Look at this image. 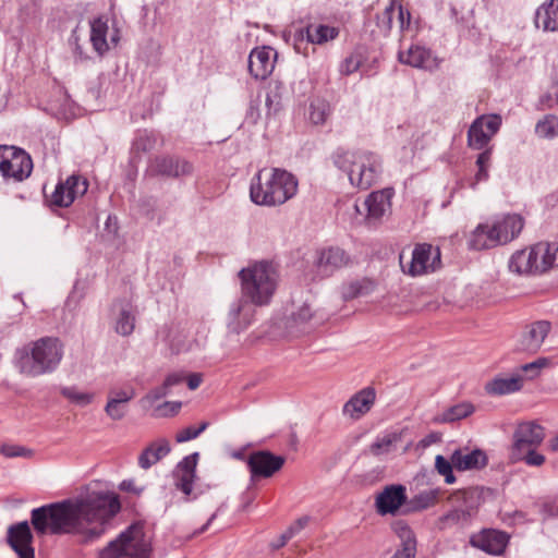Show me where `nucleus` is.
Instances as JSON below:
<instances>
[{"instance_id": "1", "label": "nucleus", "mask_w": 558, "mask_h": 558, "mask_svg": "<svg viewBox=\"0 0 558 558\" xmlns=\"http://www.w3.org/2000/svg\"><path fill=\"white\" fill-rule=\"evenodd\" d=\"M121 510L114 493L93 492L85 497L68 498L35 508L31 522L38 535L69 534L81 544L99 539L110 520Z\"/></svg>"}, {"instance_id": "2", "label": "nucleus", "mask_w": 558, "mask_h": 558, "mask_svg": "<svg viewBox=\"0 0 558 558\" xmlns=\"http://www.w3.org/2000/svg\"><path fill=\"white\" fill-rule=\"evenodd\" d=\"M298 187L296 177L286 169H260L251 180L250 197L258 206H281L296 195Z\"/></svg>"}, {"instance_id": "3", "label": "nucleus", "mask_w": 558, "mask_h": 558, "mask_svg": "<svg viewBox=\"0 0 558 558\" xmlns=\"http://www.w3.org/2000/svg\"><path fill=\"white\" fill-rule=\"evenodd\" d=\"M63 356V345L58 338L44 337L17 348L14 363L19 371L31 377L52 373Z\"/></svg>"}, {"instance_id": "4", "label": "nucleus", "mask_w": 558, "mask_h": 558, "mask_svg": "<svg viewBox=\"0 0 558 558\" xmlns=\"http://www.w3.org/2000/svg\"><path fill=\"white\" fill-rule=\"evenodd\" d=\"M330 158L335 167L348 174L350 183L361 190H368L375 184L381 172L379 157L368 150L338 147Z\"/></svg>"}, {"instance_id": "5", "label": "nucleus", "mask_w": 558, "mask_h": 558, "mask_svg": "<svg viewBox=\"0 0 558 558\" xmlns=\"http://www.w3.org/2000/svg\"><path fill=\"white\" fill-rule=\"evenodd\" d=\"M241 296L248 304L264 306L269 304L277 289V272L266 260L254 263L239 271Z\"/></svg>"}, {"instance_id": "6", "label": "nucleus", "mask_w": 558, "mask_h": 558, "mask_svg": "<svg viewBox=\"0 0 558 558\" xmlns=\"http://www.w3.org/2000/svg\"><path fill=\"white\" fill-rule=\"evenodd\" d=\"M485 492L489 489L478 486L454 490L448 498L451 509L437 519L436 527L446 531L469 525L484 501Z\"/></svg>"}, {"instance_id": "7", "label": "nucleus", "mask_w": 558, "mask_h": 558, "mask_svg": "<svg viewBox=\"0 0 558 558\" xmlns=\"http://www.w3.org/2000/svg\"><path fill=\"white\" fill-rule=\"evenodd\" d=\"M151 539L145 532V523L136 521L122 531L100 550L98 558H149Z\"/></svg>"}, {"instance_id": "8", "label": "nucleus", "mask_w": 558, "mask_h": 558, "mask_svg": "<svg viewBox=\"0 0 558 558\" xmlns=\"http://www.w3.org/2000/svg\"><path fill=\"white\" fill-rule=\"evenodd\" d=\"M33 171V160L24 149L0 145V173L4 182H22Z\"/></svg>"}, {"instance_id": "9", "label": "nucleus", "mask_w": 558, "mask_h": 558, "mask_svg": "<svg viewBox=\"0 0 558 558\" xmlns=\"http://www.w3.org/2000/svg\"><path fill=\"white\" fill-rule=\"evenodd\" d=\"M548 254L547 242H538L535 245L517 251L509 260V269L518 275H536L548 270V265L543 260Z\"/></svg>"}, {"instance_id": "10", "label": "nucleus", "mask_w": 558, "mask_h": 558, "mask_svg": "<svg viewBox=\"0 0 558 558\" xmlns=\"http://www.w3.org/2000/svg\"><path fill=\"white\" fill-rule=\"evenodd\" d=\"M88 186L89 183L86 178L81 174H71L64 181L60 180L50 195L45 193L46 203L51 208L69 207L76 197L86 194Z\"/></svg>"}, {"instance_id": "11", "label": "nucleus", "mask_w": 558, "mask_h": 558, "mask_svg": "<svg viewBox=\"0 0 558 558\" xmlns=\"http://www.w3.org/2000/svg\"><path fill=\"white\" fill-rule=\"evenodd\" d=\"M400 263L405 274L415 277L440 268L441 253L439 247H435L429 243L416 244L408 269H405L402 263V255L400 256Z\"/></svg>"}, {"instance_id": "12", "label": "nucleus", "mask_w": 558, "mask_h": 558, "mask_svg": "<svg viewBox=\"0 0 558 558\" xmlns=\"http://www.w3.org/2000/svg\"><path fill=\"white\" fill-rule=\"evenodd\" d=\"M284 463L283 456L275 454L269 450L254 451L246 459L252 482L274 476L283 468Z\"/></svg>"}, {"instance_id": "13", "label": "nucleus", "mask_w": 558, "mask_h": 558, "mask_svg": "<svg viewBox=\"0 0 558 558\" xmlns=\"http://www.w3.org/2000/svg\"><path fill=\"white\" fill-rule=\"evenodd\" d=\"M153 174L169 179L191 175L194 171L192 162L174 155L156 156L149 166Z\"/></svg>"}, {"instance_id": "14", "label": "nucleus", "mask_w": 558, "mask_h": 558, "mask_svg": "<svg viewBox=\"0 0 558 558\" xmlns=\"http://www.w3.org/2000/svg\"><path fill=\"white\" fill-rule=\"evenodd\" d=\"M340 34L339 27L326 24L308 23L294 33V47L300 51V45L304 43L313 45H325L335 40Z\"/></svg>"}, {"instance_id": "15", "label": "nucleus", "mask_w": 558, "mask_h": 558, "mask_svg": "<svg viewBox=\"0 0 558 558\" xmlns=\"http://www.w3.org/2000/svg\"><path fill=\"white\" fill-rule=\"evenodd\" d=\"M508 542L509 536L507 533L494 529H484L478 533H474L470 536L469 541L472 547L493 556L501 555Z\"/></svg>"}, {"instance_id": "16", "label": "nucleus", "mask_w": 558, "mask_h": 558, "mask_svg": "<svg viewBox=\"0 0 558 558\" xmlns=\"http://www.w3.org/2000/svg\"><path fill=\"white\" fill-rule=\"evenodd\" d=\"M7 539L19 558H35V549L32 546L33 534L27 521L11 525Z\"/></svg>"}, {"instance_id": "17", "label": "nucleus", "mask_w": 558, "mask_h": 558, "mask_svg": "<svg viewBox=\"0 0 558 558\" xmlns=\"http://www.w3.org/2000/svg\"><path fill=\"white\" fill-rule=\"evenodd\" d=\"M407 489L401 484L388 485L376 497L375 506L379 514H396L407 501Z\"/></svg>"}, {"instance_id": "18", "label": "nucleus", "mask_w": 558, "mask_h": 558, "mask_svg": "<svg viewBox=\"0 0 558 558\" xmlns=\"http://www.w3.org/2000/svg\"><path fill=\"white\" fill-rule=\"evenodd\" d=\"M277 52L272 48L263 46L255 48L248 56V71L256 80L267 78L275 68Z\"/></svg>"}, {"instance_id": "19", "label": "nucleus", "mask_w": 558, "mask_h": 558, "mask_svg": "<svg viewBox=\"0 0 558 558\" xmlns=\"http://www.w3.org/2000/svg\"><path fill=\"white\" fill-rule=\"evenodd\" d=\"M255 310L244 299H236L230 305L227 316L229 331L239 335L253 323Z\"/></svg>"}, {"instance_id": "20", "label": "nucleus", "mask_w": 558, "mask_h": 558, "mask_svg": "<svg viewBox=\"0 0 558 558\" xmlns=\"http://www.w3.org/2000/svg\"><path fill=\"white\" fill-rule=\"evenodd\" d=\"M550 329L551 324L548 320H537L526 325L519 341V349L521 351L536 353Z\"/></svg>"}, {"instance_id": "21", "label": "nucleus", "mask_w": 558, "mask_h": 558, "mask_svg": "<svg viewBox=\"0 0 558 558\" xmlns=\"http://www.w3.org/2000/svg\"><path fill=\"white\" fill-rule=\"evenodd\" d=\"M545 438V429L535 422H523L518 425L513 434L515 451L537 447Z\"/></svg>"}, {"instance_id": "22", "label": "nucleus", "mask_w": 558, "mask_h": 558, "mask_svg": "<svg viewBox=\"0 0 558 558\" xmlns=\"http://www.w3.org/2000/svg\"><path fill=\"white\" fill-rule=\"evenodd\" d=\"M375 399L376 391L373 387L363 388L344 403L343 414L359 420L372 409Z\"/></svg>"}, {"instance_id": "23", "label": "nucleus", "mask_w": 558, "mask_h": 558, "mask_svg": "<svg viewBox=\"0 0 558 558\" xmlns=\"http://www.w3.org/2000/svg\"><path fill=\"white\" fill-rule=\"evenodd\" d=\"M398 60L417 69L432 70L437 66L436 58L430 49L421 45H411L407 51H399Z\"/></svg>"}, {"instance_id": "24", "label": "nucleus", "mask_w": 558, "mask_h": 558, "mask_svg": "<svg viewBox=\"0 0 558 558\" xmlns=\"http://www.w3.org/2000/svg\"><path fill=\"white\" fill-rule=\"evenodd\" d=\"M499 244L504 245L514 240L524 227L523 218L518 214H508L493 223Z\"/></svg>"}, {"instance_id": "25", "label": "nucleus", "mask_w": 558, "mask_h": 558, "mask_svg": "<svg viewBox=\"0 0 558 558\" xmlns=\"http://www.w3.org/2000/svg\"><path fill=\"white\" fill-rule=\"evenodd\" d=\"M391 190L386 189L381 191L372 192L363 205L367 210L366 221L367 223H377L386 210L390 207Z\"/></svg>"}, {"instance_id": "26", "label": "nucleus", "mask_w": 558, "mask_h": 558, "mask_svg": "<svg viewBox=\"0 0 558 558\" xmlns=\"http://www.w3.org/2000/svg\"><path fill=\"white\" fill-rule=\"evenodd\" d=\"M349 257L340 247H329L319 253L317 271L323 277L331 276L335 271L347 265Z\"/></svg>"}, {"instance_id": "27", "label": "nucleus", "mask_w": 558, "mask_h": 558, "mask_svg": "<svg viewBox=\"0 0 558 558\" xmlns=\"http://www.w3.org/2000/svg\"><path fill=\"white\" fill-rule=\"evenodd\" d=\"M452 463L457 471L481 470L488 463L486 453L481 449L468 451L466 449H457L452 452Z\"/></svg>"}, {"instance_id": "28", "label": "nucleus", "mask_w": 558, "mask_h": 558, "mask_svg": "<svg viewBox=\"0 0 558 558\" xmlns=\"http://www.w3.org/2000/svg\"><path fill=\"white\" fill-rule=\"evenodd\" d=\"M492 223H480L470 234L468 247L474 251L489 250L499 244Z\"/></svg>"}, {"instance_id": "29", "label": "nucleus", "mask_w": 558, "mask_h": 558, "mask_svg": "<svg viewBox=\"0 0 558 558\" xmlns=\"http://www.w3.org/2000/svg\"><path fill=\"white\" fill-rule=\"evenodd\" d=\"M171 450L169 441L165 438L158 439L146 447L138 457V465L147 470L166 457Z\"/></svg>"}, {"instance_id": "30", "label": "nucleus", "mask_w": 558, "mask_h": 558, "mask_svg": "<svg viewBox=\"0 0 558 558\" xmlns=\"http://www.w3.org/2000/svg\"><path fill=\"white\" fill-rule=\"evenodd\" d=\"M535 25L545 32H558V0H550L537 9Z\"/></svg>"}, {"instance_id": "31", "label": "nucleus", "mask_w": 558, "mask_h": 558, "mask_svg": "<svg viewBox=\"0 0 558 558\" xmlns=\"http://www.w3.org/2000/svg\"><path fill=\"white\" fill-rule=\"evenodd\" d=\"M107 22L104 21L101 17L95 19L90 23V41L93 48L99 56H104L109 49L107 43Z\"/></svg>"}, {"instance_id": "32", "label": "nucleus", "mask_w": 558, "mask_h": 558, "mask_svg": "<svg viewBox=\"0 0 558 558\" xmlns=\"http://www.w3.org/2000/svg\"><path fill=\"white\" fill-rule=\"evenodd\" d=\"M523 386V379L520 376H512L509 378H495L486 384V391L489 395H507L519 391Z\"/></svg>"}, {"instance_id": "33", "label": "nucleus", "mask_w": 558, "mask_h": 558, "mask_svg": "<svg viewBox=\"0 0 558 558\" xmlns=\"http://www.w3.org/2000/svg\"><path fill=\"white\" fill-rule=\"evenodd\" d=\"M331 114L330 104L324 98H314L308 106V121L314 125H323Z\"/></svg>"}, {"instance_id": "34", "label": "nucleus", "mask_w": 558, "mask_h": 558, "mask_svg": "<svg viewBox=\"0 0 558 558\" xmlns=\"http://www.w3.org/2000/svg\"><path fill=\"white\" fill-rule=\"evenodd\" d=\"M396 11V1L391 0L380 13L376 14V29H373L372 34L387 37L391 32Z\"/></svg>"}, {"instance_id": "35", "label": "nucleus", "mask_w": 558, "mask_h": 558, "mask_svg": "<svg viewBox=\"0 0 558 558\" xmlns=\"http://www.w3.org/2000/svg\"><path fill=\"white\" fill-rule=\"evenodd\" d=\"M484 117L476 118L468 131V145L473 149H483L490 141V136L483 129Z\"/></svg>"}, {"instance_id": "36", "label": "nucleus", "mask_w": 558, "mask_h": 558, "mask_svg": "<svg viewBox=\"0 0 558 558\" xmlns=\"http://www.w3.org/2000/svg\"><path fill=\"white\" fill-rule=\"evenodd\" d=\"M474 411L475 408L472 403L460 402L446 409L439 416H437L436 422L453 423L470 416Z\"/></svg>"}, {"instance_id": "37", "label": "nucleus", "mask_w": 558, "mask_h": 558, "mask_svg": "<svg viewBox=\"0 0 558 558\" xmlns=\"http://www.w3.org/2000/svg\"><path fill=\"white\" fill-rule=\"evenodd\" d=\"M440 490L438 488L423 490L413 496L409 502L412 511H422L434 507L439 499Z\"/></svg>"}, {"instance_id": "38", "label": "nucleus", "mask_w": 558, "mask_h": 558, "mask_svg": "<svg viewBox=\"0 0 558 558\" xmlns=\"http://www.w3.org/2000/svg\"><path fill=\"white\" fill-rule=\"evenodd\" d=\"M157 135L147 130L138 131L132 143V153H149L156 148Z\"/></svg>"}, {"instance_id": "39", "label": "nucleus", "mask_w": 558, "mask_h": 558, "mask_svg": "<svg viewBox=\"0 0 558 558\" xmlns=\"http://www.w3.org/2000/svg\"><path fill=\"white\" fill-rule=\"evenodd\" d=\"M492 165V148H486L478 154L476 159L477 172L474 177V182L471 183V187L475 189L477 183L487 181L489 178L488 170Z\"/></svg>"}, {"instance_id": "40", "label": "nucleus", "mask_w": 558, "mask_h": 558, "mask_svg": "<svg viewBox=\"0 0 558 558\" xmlns=\"http://www.w3.org/2000/svg\"><path fill=\"white\" fill-rule=\"evenodd\" d=\"M135 327V317L131 313V305L124 304L121 306L119 317L116 323V331L121 336H129L133 332Z\"/></svg>"}, {"instance_id": "41", "label": "nucleus", "mask_w": 558, "mask_h": 558, "mask_svg": "<svg viewBox=\"0 0 558 558\" xmlns=\"http://www.w3.org/2000/svg\"><path fill=\"white\" fill-rule=\"evenodd\" d=\"M401 439L402 432L387 433L383 437L376 438V440L371 445V452L375 456L388 452L390 447L399 442Z\"/></svg>"}, {"instance_id": "42", "label": "nucleus", "mask_w": 558, "mask_h": 558, "mask_svg": "<svg viewBox=\"0 0 558 558\" xmlns=\"http://www.w3.org/2000/svg\"><path fill=\"white\" fill-rule=\"evenodd\" d=\"M535 132L544 138H554L558 136V118L554 114H547L536 123Z\"/></svg>"}, {"instance_id": "43", "label": "nucleus", "mask_w": 558, "mask_h": 558, "mask_svg": "<svg viewBox=\"0 0 558 558\" xmlns=\"http://www.w3.org/2000/svg\"><path fill=\"white\" fill-rule=\"evenodd\" d=\"M61 395L66 398L70 402L80 405L86 407L93 401V395L88 392L78 391L76 387H62L60 390Z\"/></svg>"}, {"instance_id": "44", "label": "nucleus", "mask_w": 558, "mask_h": 558, "mask_svg": "<svg viewBox=\"0 0 558 558\" xmlns=\"http://www.w3.org/2000/svg\"><path fill=\"white\" fill-rule=\"evenodd\" d=\"M454 464L452 463V456L450 459H446L444 456L438 454L435 458V469L438 474L445 477V482L447 484H453L456 482V476L453 474Z\"/></svg>"}, {"instance_id": "45", "label": "nucleus", "mask_w": 558, "mask_h": 558, "mask_svg": "<svg viewBox=\"0 0 558 558\" xmlns=\"http://www.w3.org/2000/svg\"><path fill=\"white\" fill-rule=\"evenodd\" d=\"M393 533L398 536L401 544H417L413 530L404 520H397L391 524Z\"/></svg>"}, {"instance_id": "46", "label": "nucleus", "mask_w": 558, "mask_h": 558, "mask_svg": "<svg viewBox=\"0 0 558 558\" xmlns=\"http://www.w3.org/2000/svg\"><path fill=\"white\" fill-rule=\"evenodd\" d=\"M363 63V56L357 50L351 52L348 57L343 59L340 63L339 72L342 75H351L356 72Z\"/></svg>"}, {"instance_id": "47", "label": "nucleus", "mask_w": 558, "mask_h": 558, "mask_svg": "<svg viewBox=\"0 0 558 558\" xmlns=\"http://www.w3.org/2000/svg\"><path fill=\"white\" fill-rule=\"evenodd\" d=\"M136 396L135 389L132 386L117 389L112 388L108 392V399L119 401L120 403L128 404Z\"/></svg>"}, {"instance_id": "48", "label": "nucleus", "mask_w": 558, "mask_h": 558, "mask_svg": "<svg viewBox=\"0 0 558 558\" xmlns=\"http://www.w3.org/2000/svg\"><path fill=\"white\" fill-rule=\"evenodd\" d=\"M174 476L177 478L175 487L179 490H181L184 495L190 496L193 490V483L196 477V474L181 473L174 471Z\"/></svg>"}, {"instance_id": "49", "label": "nucleus", "mask_w": 558, "mask_h": 558, "mask_svg": "<svg viewBox=\"0 0 558 558\" xmlns=\"http://www.w3.org/2000/svg\"><path fill=\"white\" fill-rule=\"evenodd\" d=\"M105 412L111 420L120 421L125 416L128 412V404L108 399V402L105 407Z\"/></svg>"}, {"instance_id": "50", "label": "nucleus", "mask_w": 558, "mask_h": 558, "mask_svg": "<svg viewBox=\"0 0 558 558\" xmlns=\"http://www.w3.org/2000/svg\"><path fill=\"white\" fill-rule=\"evenodd\" d=\"M520 458L531 466H541L545 462V457L536 451V447L526 448L523 451H518Z\"/></svg>"}, {"instance_id": "51", "label": "nucleus", "mask_w": 558, "mask_h": 558, "mask_svg": "<svg viewBox=\"0 0 558 558\" xmlns=\"http://www.w3.org/2000/svg\"><path fill=\"white\" fill-rule=\"evenodd\" d=\"M199 459L198 452L184 457L177 465L175 471L181 473L196 474V465Z\"/></svg>"}, {"instance_id": "52", "label": "nucleus", "mask_w": 558, "mask_h": 558, "mask_svg": "<svg viewBox=\"0 0 558 558\" xmlns=\"http://www.w3.org/2000/svg\"><path fill=\"white\" fill-rule=\"evenodd\" d=\"M547 364L548 360L546 357H539L536 361L521 365L520 368L522 372L529 375L530 379H533L536 376H538L541 369L545 367Z\"/></svg>"}, {"instance_id": "53", "label": "nucleus", "mask_w": 558, "mask_h": 558, "mask_svg": "<svg viewBox=\"0 0 558 558\" xmlns=\"http://www.w3.org/2000/svg\"><path fill=\"white\" fill-rule=\"evenodd\" d=\"M483 129L490 136V138L499 131L501 125V118L498 114L483 116Z\"/></svg>"}, {"instance_id": "54", "label": "nucleus", "mask_w": 558, "mask_h": 558, "mask_svg": "<svg viewBox=\"0 0 558 558\" xmlns=\"http://www.w3.org/2000/svg\"><path fill=\"white\" fill-rule=\"evenodd\" d=\"M0 452L7 458L27 457L32 453L31 450L17 445H2Z\"/></svg>"}, {"instance_id": "55", "label": "nucleus", "mask_w": 558, "mask_h": 558, "mask_svg": "<svg viewBox=\"0 0 558 558\" xmlns=\"http://www.w3.org/2000/svg\"><path fill=\"white\" fill-rule=\"evenodd\" d=\"M182 403L180 401H166L161 405H159L156 411L158 412V416H174L179 413Z\"/></svg>"}, {"instance_id": "56", "label": "nucleus", "mask_w": 558, "mask_h": 558, "mask_svg": "<svg viewBox=\"0 0 558 558\" xmlns=\"http://www.w3.org/2000/svg\"><path fill=\"white\" fill-rule=\"evenodd\" d=\"M541 514L544 520L553 517H558V497L545 501L541 506Z\"/></svg>"}, {"instance_id": "57", "label": "nucleus", "mask_w": 558, "mask_h": 558, "mask_svg": "<svg viewBox=\"0 0 558 558\" xmlns=\"http://www.w3.org/2000/svg\"><path fill=\"white\" fill-rule=\"evenodd\" d=\"M169 390L168 388L165 386V384L162 383L161 386H158L154 389H151L145 397H144V400L147 401L148 403L153 404L155 402H157L158 400L165 398L166 396L169 395Z\"/></svg>"}, {"instance_id": "58", "label": "nucleus", "mask_w": 558, "mask_h": 558, "mask_svg": "<svg viewBox=\"0 0 558 558\" xmlns=\"http://www.w3.org/2000/svg\"><path fill=\"white\" fill-rule=\"evenodd\" d=\"M396 13H398V23L401 32L405 31L410 26L411 13L408 9H404L401 4L396 7Z\"/></svg>"}, {"instance_id": "59", "label": "nucleus", "mask_w": 558, "mask_h": 558, "mask_svg": "<svg viewBox=\"0 0 558 558\" xmlns=\"http://www.w3.org/2000/svg\"><path fill=\"white\" fill-rule=\"evenodd\" d=\"M417 544H400L391 558H415Z\"/></svg>"}, {"instance_id": "60", "label": "nucleus", "mask_w": 558, "mask_h": 558, "mask_svg": "<svg viewBox=\"0 0 558 558\" xmlns=\"http://www.w3.org/2000/svg\"><path fill=\"white\" fill-rule=\"evenodd\" d=\"M313 317V311L308 304H303L298 312L293 314L295 323L305 324Z\"/></svg>"}, {"instance_id": "61", "label": "nucleus", "mask_w": 558, "mask_h": 558, "mask_svg": "<svg viewBox=\"0 0 558 558\" xmlns=\"http://www.w3.org/2000/svg\"><path fill=\"white\" fill-rule=\"evenodd\" d=\"M198 436L199 435L194 426H187L177 433L175 441L179 444L186 442L189 440L197 438Z\"/></svg>"}, {"instance_id": "62", "label": "nucleus", "mask_w": 558, "mask_h": 558, "mask_svg": "<svg viewBox=\"0 0 558 558\" xmlns=\"http://www.w3.org/2000/svg\"><path fill=\"white\" fill-rule=\"evenodd\" d=\"M548 246V254L546 255V258H543V260L548 265V269L551 267L558 266V244L557 243H547Z\"/></svg>"}, {"instance_id": "63", "label": "nucleus", "mask_w": 558, "mask_h": 558, "mask_svg": "<svg viewBox=\"0 0 558 558\" xmlns=\"http://www.w3.org/2000/svg\"><path fill=\"white\" fill-rule=\"evenodd\" d=\"M183 380L184 376L182 373H171L165 378L163 384L170 391L172 387L181 384Z\"/></svg>"}, {"instance_id": "64", "label": "nucleus", "mask_w": 558, "mask_h": 558, "mask_svg": "<svg viewBox=\"0 0 558 558\" xmlns=\"http://www.w3.org/2000/svg\"><path fill=\"white\" fill-rule=\"evenodd\" d=\"M310 520L311 519L307 515L301 517L288 529V531L292 534V536H294L308 524Z\"/></svg>"}]
</instances>
